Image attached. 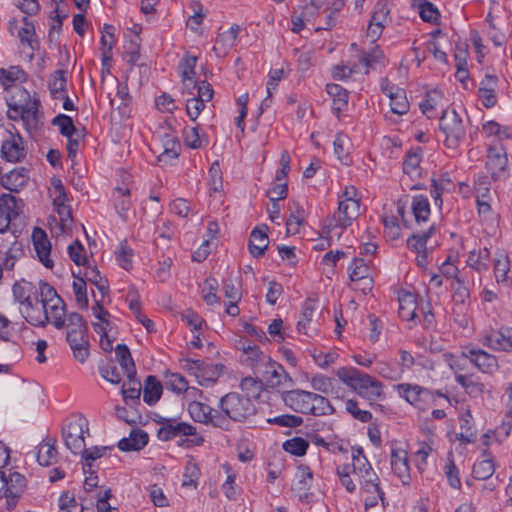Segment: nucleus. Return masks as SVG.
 <instances>
[{
    "mask_svg": "<svg viewBox=\"0 0 512 512\" xmlns=\"http://www.w3.org/2000/svg\"><path fill=\"white\" fill-rule=\"evenodd\" d=\"M256 414V404L248 395L230 392L219 400L218 415L223 418L222 423L225 428H220L223 431H230L233 422L245 423L250 421Z\"/></svg>",
    "mask_w": 512,
    "mask_h": 512,
    "instance_id": "f257e3e1",
    "label": "nucleus"
},
{
    "mask_svg": "<svg viewBox=\"0 0 512 512\" xmlns=\"http://www.w3.org/2000/svg\"><path fill=\"white\" fill-rule=\"evenodd\" d=\"M338 378L359 396L375 401L382 395V383L354 367H342L337 371Z\"/></svg>",
    "mask_w": 512,
    "mask_h": 512,
    "instance_id": "f03ea898",
    "label": "nucleus"
},
{
    "mask_svg": "<svg viewBox=\"0 0 512 512\" xmlns=\"http://www.w3.org/2000/svg\"><path fill=\"white\" fill-rule=\"evenodd\" d=\"M66 340L77 361L84 363L89 357L88 327L82 315L71 312L68 317Z\"/></svg>",
    "mask_w": 512,
    "mask_h": 512,
    "instance_id": "7ed1b4c3",
    "label": "nucleus"
},
{
    "mask_svg": "<svg viewBox=\"0 0 512 512\" xmlns=\"http://www.w3.org/2000/svg\"><path fill=\"white\" fill-rule=\"evenodd\" d=\"M163 421V427H160L157 431V437L160 441L167 442L178 437L195 436L194 439H181L179 446H199L204 442L202 436L197 437V428L190 423L179 421L177 418Z\"/></svg>",
    "mask_w": 512,
    "mask_h": 512,
    "instance_id": "20e7f679",
    "label": "nucleus"
},
{
    "mask_svg": "<svg viewBox=\"0 0 512 512\" xmlns=\"http://www.w3.org/2000/svg\"><path fill=\"white\" fill-rule=\"evenodd\" d=\"M89 434V422L82 414L71 416L62 428V437L67 449L77 455L85 447L84 434Z\"/></svg>",
    "mask_w": 512,
    "mask_h": 512,
    "instance_id": "39448f33",
    "label": "nucleus"
},
{
    "mask_svg": "<svg viewBox=\"0 0 512 512\" xmlns=\"http://www.w3.org/2000/svg\"><path fill=\"white\" fill-rule=\"evenodd\" d=\"M423 114L428 118L440 117V130L445 134L443 144L448 146V132L443 125V120L446 115V107L444 106V92L435 88L427 92L425 99L419 104Z\"/></svg>",
    "mask_w": 512,
    "mask_h": 512,
    "instance_id": "423d86ee",
    "label": "nucleus"
},
{
    "mask_svg": "<svg viewBox=\"0 0 512 512\" xmlns=\"http://www.w3.org/2000/svg\"><path fill=\"white\" fill-rule=\"evenodd\" d=\"M188 412L195 422L205 425H211L215 428H225L223 418L218 415V409H214L208 404L192 401L188 405Z\"/></svg>",
    "mask_w": 512,
    "mask_h": 512,
    "instance_id": "0eeeda50",
    "label": "nucleus"
},
{
    "mask_svg": "<svg viewBox=\"0 0 512 512\" xmlns=\"http://www.w3.org/2000/svg\"><path fill=\"white\" fill-rule=\"evenodd\" d=\"M23 206L22 199L11 194L0 196V233H5L9 229L12 219L20 215Z\"/></svg>",
    "mask_w": 512,
    "mask_h": 512,
    "instance_id": "6e6552de",
    "label": "nucleus"
},
{
    "mask_svg": "<svg viewBox=\"0 0 512 512\" xmlns=\"http://www.w3.org/2000/svg\"><path fill=\"white\" fill-rule=\"evenodd\" d=\"M7 485L4 488L6 507L13 510L27 487V480L19 472H10L6 475Z\"/></svg>",
    "mask_w": 512,
    "mask_h": 512,
    "instance_id": "1a4fd4ad",
    "label": "nucleus"
},
{
    "mask_svg": "<svg viewBox=\"0 0 512 512\" xmlns=\"http://www.w3.org/2000/svg\"><path fill=\"white\" fill-rule=\"evenodd\" d=\"M508 159L506 149L499 141L490 144L487 152L486 168L492 178L498 177L507 167Z\"/></svg>",
    "mask_w": 512,
    "mask_h": 512,
    "instance_id": "9d476101",
    "label": "nucleus"
},
{
    "mask_svg": "<svg viewBox=\"0 0 512 512\" xmlns=\"http://www.w3.org/2000/svg\"><path fill=\"white\" fill-rule=\"evenodd\" d=\"M313 392L302 389L283 391L281 399L284 404L293 411L301 414H308Z\"/></svg>",
    "mask_w": 512,
    "mask_h": 512,
    "instance_id": "9b49d317",
    "label": "nucleus"
},
{
    "mask_svg": "<svg viewBox=\"0 0 512 512\" xmlns=\"http://www.w3.org/2000/svg\"><path fill=\"white\" fill-rule=\"evenodd\" d=\"M19 113L18 116H13V121L22 120L28 131L36 129L43 118L39 98L33 97V99L27 103V106L21 108V112Z\"/></svg>",
    "mask_w": 512,
    "mask_h": 512,
    "instance_id": "f8f14e48",
    "label": "nucleus"
},
{
    "mask_svg": "<svg viewBox=\"0 0 512 512\" xmlns=\"http://www.w3.org/2000/svg\"><path fill=\"white\" fill-rule=\"evenodd\" d=\"M498 81L497 75L486 73L479 83L478 97L482 105L486 108H492L497 104L498 97L496 89Z\"/></svg>",
    "mask_w": 512,
    "mask_h": 512,
    "instance_id": "ddd939ff",
    "label": "nucleus"
},
{
    "mask_svg": "<svg viewBox=\"0 0 512 512\" xmlns=\"http://www.w3.org/2000/svg\"><path fill=\"white\" fill-rule=\"evenodd\" d=\"M360 211V201L339 200L337 213L333 219L335 226L343 229L352 225V222L358 217Z\"/></svg>",
    "mask_w": 512,
    "mask_h": 512,
    "instance_id": "4468645a",
    "label": "nucleus"
},
{
    "mask_svg": "<svg viewBox=\"0 0 512 512\" xmlns=\"http://www.w3.org/2000/svg\"><path fill=\"white\" fill-rule=\"evenodd\" d=\"M23 139L19 133L11 134L9 139L3 141L1 145V157L11 163L20 162L26 156Z\"/></svg>",
    "mask_w": 512,
    "mask_h": 512,
    "instance_id": "2eb2a0df",
    "label": "nucleus"
},
{
    "mask_svg": "<svg viewBox=\"0 0 512 512\" xmlns=\"http://www.w3.org/2000/svg\"><path fill=\"white\" fill-rule=\"evenodd\" d=\"M264 370L261 368L263 378L265 379L269 387H278L284 385L286 382H292L290 375L286 372L284 367L279 363L270 359L264 366Z\"/></svg>",
    "mask_w": 512,
    "mask_h": 512,
    "instance_id": "dca6fc26",
    "label": "nucleus"
},
{
    "mask_svg": "<svg viewBox=\"0 0 512 512\" xmlns=\"http://www.w3.org/2000/svg\"><path fill=\"white\" fill-rule=\"evenodd\" d=\"M34 248L39 261L48 269L54 265L50 258L51 243L46 233L41 228H35L32 234Z\"/></svg>",
    "mask_w": 512,
    "mask_h": 512,
    "instance_id": "f3484780",
    "label": "nucleus"
},
{
    "mask_svg": "<svg viewBox=\"0 0 512 512\" xmlns=\"http://www.w3.org/2000/svg\"><path fill=\"white\" fill-rule=\"evenodd\" d=\"M268 226L263 224L256 226L250 233L248 249L254 258H260L264 255L265 250L269 245V238L267 235Z\"/></svg>",
    "mask_w": 512,
    "mask_h": 512,
    "instance_id": "a211bd4d",
    "label": "nucleus"
},
{
    "mask_svg": "<svg viewBox=\"0 0 512 512\" xmlns=\"http://www.w3.org/2000/svg\"><path fill=\"white\" fill-rule=\"evenodd\" d=\"M28 172L29 170L24 167L15 168L1 177L0 184L11 192H18L27 185Z\"/></svg>",
    "mask_w": 512,
    "mask_h": 512,
    "instance_id": "6ab92c4d",
    "label": "nucleus"
},
{
    "mask_svg": "<svg viewBox=\"0 0 512 512\" xmlns=\"http://www.w3.org/2000/svg\"><path fill=\"white\" fill-rule=\"evenodd\" d=\"M462 355L470 358L471 362L474 363L479 370L485 373L492 372L497 368L496 358L483 350H463Z\"/></svg>",
    "mask_w": 512,
    "mask_h": 512,
    "instance_id": "aec40b11",
    "label": "nucleus"
},
{
    "mask_svg": "<svg viewBox=\"0 0 512 512\" xmlns=\"http://www.w3.org/2000/svg\"><path fill=\"white\" fill-rule=\"evenodd\" d=\"M349 278L352 282H363L362 291L372 288V278L369 277V268L361 258H354L348 267Z\"/></svg>",
    "mask_w": 512,
    "mask_h": 512,
    "instance_id": "412c9836",
    "label": "nucleus"
},
{
    "mask_svg": "<svg viewBox=\"0 0 512 512\" xmlns=\"http://www.w3.org/2000/svg\"><path fill=\"white\" fill-rule=\"evenodd\" d=\"M149 441L147 432L136 428L130 432L129 437H124L118 442V448L121 451H139L143 449Z\"/></svg>",
    "mask_w": 512,
    "mask_h": 512,
    "instance_id": "4be33fe9",
    "label": "nucleus"
},
{
    "mask_svg": "<svg viewBox=\"0 0 512 512\" xmlns=\"http://www.w3.org/2000/svg\"><path fill=\"white\" fill-rule=\"evenodd\" d=\"M315 309V302L310 298L306 299L302 307L301 317L297 323L299 333L312 337L317 332L315 327H311L312 316Z\"/></svg>",
    "mask_w": 512,
    "mask_h": 512,
    "instance_id": "5701e85b",
    "label": "nucleus"
},
{
    "mask_svg": "<svg viewBox=\"0 0 512 512\" xmlns=\"http://www.w3.org/2000/svg\"><path fill=\"white\" fill-rule=\"evenodd\" d=\"M326 91L333 99L332 112L339 117V114L347 109L348 91L335 83L327 84Z\"/></svg>",
    "mask_w": 512,
    "mask_h": 512,
    "instance_id": "b1692460",
    "label": "nucleus"
},
{
    "mask_svg": "<svg viewBox=\"0 0 512 512\" xmlns=\"http://www.w3.org/2000/svg\"><path fill=\"white\" fill-rule=\"evenodd\" d=\"M116 212L124 221L127 220L128 211L131 208V192L128 188L116 187L112 194Z\"/></svg>",
    "mask_w": 512,
    "mask_h": 512,
    "instance_id": "393cba45",
    "label": "nucleus"
},
{
    "mask_svg": "<svg viewBox=\"0 0 512 512\" xmlns=\"http://www.w3.org/2000/svg\"><path fill=\"white\" fill-rule=\"evenodd\" d=\"M397 390L401 397L419 409H422L423 398L429 395L427 390L417 385L399 384Z\"/></svg>",
    "mask_w": 512,
    "mask_h": 512,
    "instance_id": "a878e982",
    "label": "nucleus"
},
{
    "mask_svg": "<svg viewBox=\"0 0 512 512\" xmlns=\"http://www.w3.org/2000/svg\"><path fill=\"white\" fill-rule=\"evenodd\" d=\"M163 385L154 375H148L144 383L143 401L152 406L161 398Z\"/></svg>",
    "mask_w": 512,
    "mask_h": 512,
    "instance_id": "bb28decb",
    "label": "nucleus"
},
{
    "mask_svg": "<svg viewBox=\"0 0 512 512\" xmlns=\"http://www.w3.org/2000/svg\"><path fill=\"white\" fill-rule=\"evenodd\" d=\"M399 308L398 314L399 317L405 321L414 320L416 317V298L415 295L410 292H404L398 297Z\"/></svg>",
    "mask_w": 512,
    "mask_h": 512,
    "instance_id": "cd10ccee",
    "label": "nucleus"
},
{
    "mask_svg": "<svg viewBox=\"0 0 512 512\" xmlns=\"http://www.w3.org/2000/svg\"><path fill=\"white\" fill-rule=\"evenodd\" d=\"M482 343L492 350L512 351V338L505 336L501 331H492L486 334Z\"/></svg>",
    "mask_w": 512,
    "mask_h": 512,
    "instance_id": "c85d7f7f",
    "label": "nucleus"
},
{
    "mask_svg": "<svg viewBox=\"0 0 512 512\" xmlns=\"http://www.w3.org/2000/svg\"><path fill=\"white\" fill-rule=\"evenodd\" d=\"M422 158V149L416 148L409 150L403 160V172L409 177L420 176V162Z\"/></svg>",
    "mask_w": 512,
    "mask_h": 512,
    "instance_id": "c756f323",
    "label": "nucleus"
},
{
    "mask_svg": "<svg viewBox=\"0 0 512 512\" xmlns=\"http://www.w3.org/2000/svg\"><path fill=\"white\" fill-rule=\"evenodd\" d=\"M163 152L159 155V161L178 158L181 152V144L179 139L169 133H165L162 137Z\"/></svg>",
    "mask_w": 512,
    "mask_h": 512,
    "instance_id": "7c9ffc66",
    "label": "nucleus"
},
{
    "mask_svg": "<svg viewBox=\"0 0 512 512\" xmlns=\"http://www.w3.org/2000/svg\"><path fill=\"white\" fill-rule=\"evenodd\" d=\"M385 60L384 52L376 44H373L370 49L362 51L359 56V62L367 68L366 74L369 72L370 68H375L377 64L384 65Z\"/></svg>",
    "mask_w": 512,
    "mask_h": 512,
    "instance_id": "2f4dec72",
    "label": "nucleus"
},
{
    "mask_svg": "<svg viewBox=\"0 0 512 512\" xmlns=\"http://www.w3.org/2000/svg\"><path fill=\"white\" fill-rule=\"evenodd\" d=\"M391 468L395 475L400 479L409 476V464L407 452L403 449H392L391 451Z\"/></svg>",
    "mask_w": 512,
    "mask_h": 512,
    "instance_id": "473e14b6",
    "label": "nucleus"
},
{
    "mask_svg": "<svg viewBox=\"0 0 512 512\" xmlns=\"http://www.w3.org/2000/svg\"><path fill=\"white\" fill-rule=\"evenodd\" d=\"M359 478L361 479V484L366 492L376 493L378 498L384 502L385 493L380 487V479L374 472L373 468L361 474Z\"/></svg>",
    "mask_w": 512,
    "mask_h": 512,
    "instance_id": "72a5a7b5",
    "label": "nucleus"
},
{
    "mask_svg": "<svg viewBox=\"0 0 512 512\" xmlns=\"http://www.w3.org/2000/svg\"><path fill=\"white\" fill-rule=\"evenodd\" d=\"M115 356L124 373L136 374V367L130 349L126 344H118L115 348Z\"/></svg>",
    "mask_w": 512,
    "mask_h": 512,
    "instance_id": "f704fd0d",
    "label": "nucleus"
},
{
    "mask_svg": "<svg viewBox=\"0 0 512 512\" xmlns=\"http://www.w3.org/2000/svg\"><path fill=\"white\" fill-rule=\"evenodd\" d=\"M460 433L458 438L466 443H470L475 439V432L473 431V418L468 408L462 409L459 414Z\"/></svg>",
    "mask_w": 512,
    "mask_h": 512,
    "instance_id": "c9c22d12",
    "label": "nucleus"
},
{
    "mask_svg": "<svg viewBox=\"0 0 512 512\" xmlns=\"http://www.w3.org/2000/svg\"><path fill=\"white\" fill-rule=\"evenodd\" d=\"M388 96L390 98V107L393 113L403 115L409 111V102L403 89L397 87L395 88V92L391 90Z\"/></svg>",
    "mask_w": 512,
    "mask_h": 512,
    "instance_id": "e433bc0d",
    "label": "nucleus"
},
{
    "mask_svg": "<svg viewBox=\"0 0 512 512\" xmlns=\"http://www.w3.org/2000/svg\"><path fill=\"white\" fill-rule=\"evenodd\" d=\"M412 212L415 221L420 224L428 220L430 215V204L426 196L417 195L413 197Z\"/></svg>",
    "mask_w": 512,
    "mask_h": 512,
    "instance_id": "4c0bfd02",
    "label": "nucleus"
},
{
    "mask_svg": "<svg viewBox=\"0 0 512 512\" xmlns=\"http://www.w3.org/2000/svg\"><path fill=\"white\" fill-rule=\"evenodd\" d=\"M334 408L330 401L322 395L313 393V397L310 403L309 413L314 416H325L334 413Z\"/></svg>",
    "mask_w": 512,
    "mask_h": 512,
    "instance_id": "58836bf2",
    "label": "nucleus"
},
{
    "mask_svg": "<svg viewBox=\"0 0 512 512\" xmlns=\"http://www.w3.org/2000/svg\"><path fill=\"white\" fill-rule=\"evenodd\" d=\"M67 77H66V71L65 70H56L51 75V79L49 81V90L51 97L53 99H58V97H61V94L65 93L67 91Z\"/></svg>",
    "mask_w": 512,
    "mask_h": 512,
    "instance_id": "ea45409f",
    "label": "nucleus"
},
{
    "mask_svg": "<svg viewBox=\"0 0 512 512\" xmlns=\"http://www.w3.org/2000/svg\"><path fill=\"white\" fill-rule=\"evenodd\" d=\"M0 81L5 89L8 84H12L16 81L26 82L27 73L20 66H11L8 69L0 68Z\"/></svg>",
    "mask_w": 512,
    "mask_h": 512,
    "instance_id": "a19ab883",
    "label": "nucleus"
},
{
    "mask_svg": "<svg viewBox=\"0 0 512 512\" xmlns=\"http://www.w3.org/2000/svg\"><path fill=\"white\" fill-rule=\"evenodd\" d=\"M56 440L50 439L47 443L40 445L37 453V461L41 466H49L56 461L57 449Z\"/></svg>",
    "mask_w": 512,
    "mask_h": 512,
    "instance_id": "79ce46f5",
    "label": "nucleus"
},
{
    "mask_svg": "<svg viewBox=\"0 0 512 512\" xmlns=\"http://www.w3.org/2000/svg\"><path fill=\"white\" fill-rule=\"evenodd\" d=\"M127 382L122 385V394L125 401L131 400L139 403L141 394V383L136 378V374H127Z\"/></svg>",
    "mask_w": 512,
    "mask_h": 512,
    "instance_id": "37998d69",
    "label": "nucleus"
},
{
    "mask_svg": "<svg viewBox=\"0 0 512 512\" xmlns=\"http://www.w3.org/2000/svg\"><path fill=\"white\" fill-rule=\"evenodd\" d=\"M184 368L189 374L195 375L197 378L202 377V380H198V383L202 386H207L209 383H214L216 377H204L205 363L202 360L185 359Z\"/></svg>",
    "mask_w": 512,
    "mask_h": 512,
    "instance_id": "c03bdc74",
    "label": "nucleus"
},
{
    "mask_svg": "<svg viewBox=\"0 0 512 512\" xmlns=\"http://www.w3.org/2000/svg\"><path fill=\"white\" fill-rule=\"evenodd\" d=\"M32 99L30 93L24 87H17L7 99V105L13 112H21V108L27 106V103Z\"/></svg>",
    "mask_w": 512,
    "mask_h": 512,
    "instance_id": "a18cd8bd",
    "label": "nucleus"
},
{
    "mask_svg": "<svg viewBox=\"0 0 512 512\" xmlns=\"http://www.w3.org/2000/svg\"><path fill=\"white\" fill-rule=\"evenodd\" d=\"M84 279H87L89 282H91L93 285L97 287L99 292L102 295V298L105 297L106 294L109 292V284L108 280L106 278H103L100 274V271L97 269L96 266H87L85 273H84Z\"/></svg>",
    "mask_w": 512,
    "mask_h": 512,
    "instance_id": "49530a36",
    "label": "nucleus"
},
{
    "mask_svg": "<svg viewBox=\"0 0 512 512\" xmlns=\"http://www.w3.org/2000/svg\"><path fill=\"white\" fill-rule=\"evenodd\" d=\"M413 5L418 8L421 19L428 23H436L440 17L437 7L427 0H414Z\"/></svg>",
    "mask_w": 512,
    "mask_h": 512,
    "instance_id": "de8ad7c7",
    "label": "nucleus"
},
{
    "mask_svg": "<svg viewBox=\"0 0 512 512\" xmlns=\"http://www.w3.org/2000/svg\"><path fill=\"white\" fill-rule=\"evenodd\" d=\"M352 452V472L360 476L364 472L372 468L370 462L364 454V450L361 446H353Z\"/></svg>",
    "mask_w": 512,
    "mask_h": 512,
    "instance_id": "09e8293b",
    "label": "nucleus"
},
{
    "mask_svg": "<svg viewBox=\"0 0 512 512\" xmlns=\"http://www.w3.org/2000/svg\"><path fill=\"white\" fill-rule=\"evenodd\" d=\"M490 261V252L487 248L471 251L467 263L470 267L477 271L487 270Z\"/></svg>",
    "mask_w": 512,
    "mask_h": 512,
    "instance_id": "8fccbe9b",
    "label": "nucleus"
},
{
    "mask_svg": "<svg viewBox=\"0 0 512 512\" xmlns=\"http://www.w3.org/2000/svg\"><path fill=\"white\" fill-rule=\"evenodd\" d=\"M164 385L168 390L176 394H182L189 390L188 381L179 373L168 372L165 375Z\"/></svg>",
    "mask_w": 512,
    "mask_h": 512,
    "instance_id": "3c124183",
    "label": "nucleus"
},
{
    "mask_svg": "<svg viewBox=\"0 0 512 512\" xmlns=\"http://www.w3.org/2000/svg\"><path fill=\"white\" fill-rule=\"evenodd\" d=\"M27 315L25 316L26 321L35 327H44L50 322V316L47 308L35 309L33 303L31 307H27Z\"/></svg>",
    "mask_w": 512,
    "mask_h": 512,
    "instance_id": "603ef678",
    "label": "nucleus"
},
{
    "mask_svg": "<svg viewBox=\"0 0 512 512\" xmlns=\"http://www.w3.org/2000/svg\"><path fill=\"white\" fill-rule=\"evenodd\" d=\"M308 447V441L302 437H293L286 440L282 445L285 452L298 457L304 456Z\"/></svg>",
    "mask_w": 512,
    "mask_h": 512,
    "instance_id": "864d4df0",
    "label": "nucleus"
},
{
    "mask_svg": "<svg viewBox=\"0 0 512 512\" xmlns=\"http://www.w3.org/2000/svg\"><path fill=\"white\" fill-rule=\"evenodd\" d=\"M40 302L42 308H47L51 302L62 303V298L58 295L57 291L53 286L47 282L40 281L39 283Z\"/></svg>",
    "mask_w": 512,
    "mask_h": 512,
    "instance_id": "5fc2aeb1",
    "label": "nucleus"
},
{
    "mask_svg": "<svg viewBox=\"0 0 512 512\" xmlns=\"http://www.w3.org/2000/svg\"><path fill=\"white\" fill-rule=\"evenodd\" d=\"M51 124L58 126L60 134L66 138H70L77 131L72 118L66 114H58L52 119Z\"/></svg>",
    "mask_w": 512,
    "mask_h": 512,
    "instance_id": "6e6d98bb",
    "label": "nucleus"
},
{
    "mask_svg": "<svg viewBox=\"0 0 512 512\" xmlns=\"http://www.w3.org/2000/svg\"><path fill=\"white\" fill-rule=\"evenodd\" d=\"M271 358L265 355L260 347L256 344L253 345V350L247 354L246 362L253 369L254 373L261 372V368L270 360Z\"/></svg>",
    "mask_w": 512,
    "mask_h": 512,
    "instance_id": "4d7b16f0",
    "label": "nucleus"
},
{
    "mask_svg": "<svg viewBox=\"0 0 512 512\" xmlns=\"http://www.w3.org/2000/svg\"><path fill=\"white\" fill-rule=\"evenodd\" d=\"M434 226H430L427 232L422 234L414 233L407 239V246L416 253H420L426 249L427 240L431 237Z\"/></svg>",
    "mask_w": 512,
    "mask_h": 512,
    "instance_id": "13d9d810",
    "label": "nucleus"
},
{
    "mask_svg": "<svg viewBox=\"0 0 512 512\" xmlns=\"http://www.w3.org/2000/svg\"><path fill=\"white\" fill-rule=\"evenodd\" d=\"M197 63V57L196 56H185L180 64L179 67L181 69V76L182 80L190 81L191 84L195 87L196 81H194L195 77V67Z\"/></svg>",
    "mask_w": 512,
    "mask_h": 512,
    "instance_id": "bf43d9fd",
    "label": "nucleus"
},
{
    "mask_svg": "<svg viewBox=\"0 0 512 512\" xmlns=\"http://www.w3.org/2000/svg\"><path fill=\"white\" fill-rule=\"evenodd\" d=\"M75 300L82 310L88 309V296H87V285L84 278H77L72 284Z\"/></svg>",
    "mask_w": 512,
    "mask_h": 512,
    "instance_id": "052dcab7",
    "label": "nucleus"
},
{
    "mask_svg": "<svg viewBox=\"0 0 512 512\" xmlns=\"http://www.w3.org/2000/svg\"><path fill=\"white\" fill-rule=\"evenodd\" d=\"M450 289L453 290L452 299L457 304H464L469 298V291L457 275L450 277Z\"/></svg>",
    "mask_w": 512,
    "mask_h": 512,
    "instance_id": "680f3d73",
    "label": "nucleus"
},
{
    "mask_svg": "<svg viewBox=\"0 0 512 512\" xmlns=\"http://www.w3.org/2000/svg\"><path fill=\"white\" fill-rule=\"evenodd\" d=\"M509 270L510 263L508 256L504 252L497 254L494 260V273L497 282H505Z\"/></svg>",
    "mask_w": 512,
    "mask_h": 512,
    "instance_id": "e2e57ef3",
    "label": "nucleus"
},
{
    "mask_svg": "<svg viewBox=\"0 0 512 512\" xmlns=\"http://www.w3.org/2000/svg\"><path fill=\"white\" fill-rule=\"evenodd\" d=\"M218 282L215 278L209 277L204 281L203 299L207 305L220 304V297L217 295Z\"/></svg>",
    "mask_w": 512,
    "mask_h": 512,
    "instance_id": "0e129e2a",
    "label": "nucleus"
},
{
    "mask_svg": "<svg viewBox=\"0 0 512 512\" xmlns=\"http://www.w3.org/2000/svg\"><path fill=\"white\" fill-rule=\"evenodd\" d=\"M237 278H233L231 275L223 279L222 289L225 297L229 301H240L242 298V291L240 285H236Z\"/></svg>",
    "mask_w": 512,
    "mask_h": 512,
    "instance_id": "69168bd1",
    "label": "nucleus"
},
{
    "mask_svg": "<svg viewBox=\"0 0 512 512\" xmlns=\"http://www.w3.org/2000/svg\"><path fill=\"white\" fill-rule=\"evenodd\" d=\"M68 255L70 259L77 265V266H86L88 265L89 261L87 259V256L85 254V248L83 244L76 239L72 244L68 246Z\"/></svg>",
    "mask_w": 512,
    "mask_h": 512,
    "instance_id": "338daca9",
    "label": "nucleus"
},
{
    "mask_svg": "<svg viewBox=\"0 0 512 512\" xmlns=\"http://www.w3.org/2000/svg\"><path fill=\"white\" fill-rule=\"evenodd\" d=\"M495 471V466L491 458H485L474 464L473 475L476 479L486 480L490 478Z\"/></svg>",
    "mask_w": 512,
    "mask_h": 512,
    "instance_id": "774afa93",
    "label": "nucleus"
}]
</instances>
